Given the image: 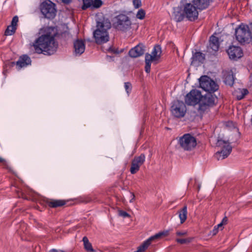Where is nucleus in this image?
Listing matches in <instances>:
<instances>
[{
	"label": "nucleus",
	"instance_id": "nucleus-38",
	"mask_svg": "<svg viewBox=\"0 0 252 252\" xmlns=\"http://www.w3.org/2000/svg\"><path fill=\"white\" fill-rule=\"evenodd\" d=\"M119 215L123 218H126L129 216V215L126 212L121 210L119 211Z\"/></svg>",
	"mask_w": 252,
	"mask_h": 252
},
{
	"label": "nucleus",
	"instance_id": "nucleus-11",
	"mask_svg": "<svg viewBox=\"0 0 252 252\" xmlns=\"http://www.w3.org/2000/svg\"><path fill=\"white\" fill-rule=\"evenodd\" d=\"M198 9V8L194 4L191 3H187L184 6L185 15L190 21H193L197 18Z\"/></svg>",
	"mask_w": 252,
	"mask_h": 252
},
{
	"label": "nucleus",
	"instance_id": "nucleus-40",
	"mask_svg": "<svg viewBox=\"0 0 252 252\" xmlns=\"http://www.w3.org/2000/svg\"><path fill=\"white\" fill-rule=\"evenodd\" d=\"M176 234L178 236H184L186 235L187 234V231H177L176 232Z\"/></svg>",
	"mask_w": 252,
	"mask_h": 252
},
{
	"label": "nucleus",
	"instance_id": "nucleus-35",
	"mask_svg": "<svg viewBox=\"0 0 252 252\" xmlns=\"http://www.w3.org/2000/svg\"><path fill=\"white\" fill-rule=\"evenodd\" d=\"M132 4L134 8L138 9L141 6L142 2L141 0H132Z\"/></svg>",
	"mask_w": 252,
	"mask_h": 252
},
{
	"label": "nucleus",
	"instance_id": "nucleus-22",
	"mask_svg": "<svg viewBox=\"0 0 252 252\" xmlns=\"http://www.w3.org/2000/svg\"><path fill=\"white\" fill-rule=\"evenodd\" d=\"M248 94V91L245 89H239L235 91L234 95L238 100L243 99Z\"/></svg>",
	"mask_w": 252,
	"mask_h": 252
},
{
	"label": "nucleus",
	"instance_id": "nucleus-23",
	"mask_svg": "<svg viewBox=\"0 0 252 252\" xmlns=\"http://www.w3.org/2000/svg\"><path fill=\"white\" fill-rule=\"evenodd\" d=\"M187 207L185 206L182 209L179 211V217L181 223H184L187 218Z\"/></svg>",
	"mask_w": 252,
	"mask_h": 252
},
{
	"label": "nucleus",
	"instance_id": "nucleus-14",
	"mask_svg": "<svg viewBox=\"0 0 252 252\" xmlns=\"http://www.w3.org/2000/svg\"><path fill=\"white\" fill-rule=\"evenodd\" d=\"M161 54V47L159 45H157L153 48L151 54H146L145 57L147 59V60H150L153 62L157 63L160 59Z\"/></svg>",
	"mask_w": 252,
	"mask_h": 252
},
{
	"label": "nucleus",
	"instance_id": "nucleus-46",
	"mask_svg": "<svg viewBox=\"0 0 252 252\" xmlns=\"http://www.w3.org/2000/svg\"><path fill=\"white\" fill-rule=\"evenodd\" d=\"M64 3H68L70 2L71 0H62Z\"/></svg>",
	"mask_w": 252,
	"mask_h": 252
},
{
	"label": "nucleus",
	"instance_id": "nucleus-31",
	"mask_svg": "<svg viewBox=\"0 0 252 252\" xmlns=\"http://www.w3.org/2000/svg\"><path fill=\"white\" fill-rule=\"evenodd\" d=\"M193 239V237H189L186 239H177L176 242L180 244H188L191 242Z\"/></svg>",
	"mask_w": 252,
	"mask_h": 252
},
{
	"label": "nucleus",
	"instance_id": "nucleus-8",
	"mask_svg": "<svg viewBox=\"0 0 252 252\" xmlns=\"http://www.w3.org/2000/svg\"><path fill=\"white\" fill-rule=\"evenodd\" d=\"M181 147L184 150L191 151L196 146V138L190 134H185L179 140Z\"/></svg>",
	"mask_w": 252,
	"mask_h": 252
},
{
	"label": "nucleus",
	"instance_id": "nucleus-3",
	"mask_svg": "<svg viewBox=\"0 0 252 252\" xmlns=\"http://www.w3.org/2000/svg\"><path fill=\"white\" fill-rule=\"evenodd\" d=\"M111 27L109 20L107 18L97 21L96 29L93 32V37L98 44L106 43L109 40L108 30Z\"/></svg>",
	"mask_w": 252,
	"mask_h": 252
},
{
	"label": "nucleus",
	"instance_id": "nucleus-15",
	"mask_svg": "<svg viewBox=\"0 0 252 252\" xmlns=\"http://www.w3.org/2000/svg\"><path fill=\"white\" fill-rule=\"evenodd\" d=\"M85 44L83 40L76 39L73 43V54L76 56H79L85 50Z\"/></svg>",
	"mask_w": 252,
	"mask_h": 252
},
{
	"label": "nucleus",
	"instance_id": "nucleus-5",
	"mask_svg": "<svg viewBox=\"0 0 252 252\" xmlns=\"http://www.w3.org/2000/svg\"><path fill=\"white\" fill-rule=\"evenodd\" d=\"M131 25L129 18L125 14H120L113 20V27L118 31L126 32L130 29Z\"/></svg>",
	"mask_w": 252,
	"mask_h": 252
},
{
	"label": "nucleus",
	"instance_id": "nucleus-19",
	"mask_svg": "<svg viewBox=\"0 0 252 252\" xmlns=\"http://www.w3.org/2000/svg\"><path fill=\"white\" fill-rule=\"evenodd\" d=\"M211 0H192V3L199 10H203L208 7Z\"/></svg>",
	"mask_w": 252,
	"mask_h": 252
},
{
	"label": "nucleus",
	"instance_id": "nucleus-29",
	"mask_svg": "<svg viewBox=\"0 0 252 252\" xmlns=\"http://www.w3.org/2000/svg\"><path fill=\"white\" fill-rule=\"evenodd\" d=\"M16 30V27L9 25L7 27V29L5 30V34L7 36L11 35L15 32Z\"/></svg>",
	"mask_w": 252,
	"mask_h": 252
},
{
	"label": "nucleus",
	"instance_id": "nucleus-25",
	"mask_svg": "<svg viewBox=\"0 0 252 252\" xmlns=\"http://www.w3.org/2000/svg\"><path fill=\"white\" fill-rule=\"evenodd\" d=\"M84 244L85 249L88 252H94L95 251L93 249L92 244L90 243L88 238L86 236L84 237L82 240Z\"/></svg>",
	"mask_w": 252,
	"mask_h": 252
},
{
	"label": "nucleus",
	"instance_id": "nucleus-6",
	"mask_svg": "<svg viewBox=\"0 0 252 252\" xmlns=\"http://www.w3.org/2000/svg\"><path fill=\"white\" fill-rule=\"evenodd\" d=\"M237 40L241 43H249L252 39L251 32L247 25L241 24L235 30Z\"/></svg>",
	"mask_w": 252,
	"mask_h": 252
},
{
	"label": "nucleus",
	"instance_id": "nucleus-7",
	"mask_svg": "<svg viewBox=\"0 0 252 252\" xmlns=\"http://www.w3.org/2000/svg\"><path fill=\"white\" fill-rule=\"evenodd\" d=\"M199 83L200 87L209 94L216 92L219 89L217 84L207 76H201L199 79Z\"/></svg>",
	"mask_w": 252,
	"mask_h": 252
},
{
	"label": "nucleus",
	"instance_id": "nucleus-1",
	"mask_svg": "<svg viewBox=\"0 0 252 252\" xmlns=\"http://www.w3.org/2000/svg\"><path fill=\"white\" fill-rule=\"evenodd\" d=\"M216 100V97L212 94H207L204 95L197 90H192L187 94L185 98V101L188 105L194 106L199 104L197 112L193 115L201 117L209 108L213 106Z\"/></svg>",
	"mask_w": 252,
	"mask_h": 252
},
{
	"label": "nucleus",
	"instance_id": "nucleus-2",
	"mask_svg": "<svg viewBox=\"0 0 252 252\" xmlns=\"http://www.w3.org/2000/svg\"><path fill=\"white\" fill-rule=\"evenodd\" d=\"M56 30L52 27H47L44 33L35 39L33 46L36 53L51 55L54 54L58 48V44L55 39Z\"/></svg>",
	"mask_w": 252,
	"mask_h": 252
},
{
	"label": "nucleus",
	"instance_id": "nucleus-32",
	"mask_svg": "<svg viewBox=\"0 0 252 252\" xmlns=\"http://www.w3.org/2000/svg\"><path fill=\"white\" fill-rule=\"evenodd\" d=\"M83 5L82 6V8L83 10H85L92 6L93 0H83Z\"/></svg>",
	"mask_w": 252,
	"mask_h": 252
},
{
	"label": "nucleus",
	"instance_id": "nucleus-39",
	"mask_svg": "<svg viewBox=\"0 0 252 252\" xmlns=\"http://www.w3.org/2000/svg\"><path fill=\"white\" fill-rule=\"evenodd\" d=\"M0 162L2 163L5 167L8 168V162L3 158L0 157Z\"/></svg>",
	"mask_w": 252,
	"mask_h": 252
},
{
	"label": "nucleus",
	"instance_id": "nucleus-27",
	"mask_svg": "<svg viewBox=\"0 0 252 252\" xmlns=\"http://www.w3.org/2000/svg\"><path fill=\"white\" fill-rule=\"evenodd\" d=\"M64 204V201L62 200H53L50 202V206L52 207L62 206Z\"/></svg>",
	"mask_w": 252,
	"mask_h": 252
},
{
	"label": "nucleus",
	"instance_id": "nucleus-37",
	"mask_svg": "<svg viewBox=\"0 0 252 252\" xmlns=\"http://www.w3.org/2000/svg\"><path fill=\"white\" fill-rule=\"evenodd\" d=\"M18 22V17L17 16H15L12 20L11 23L10 25L16 27Z\"/></svg>",
	"mask_w": 252,
	"mask_h": 252
},
{
	"label": "nucleus",
	"instance_id": "nucleus-42",
	"mask_svg": "<svg viewBox=\"0 0 252 252\" xmlns=\"http://www.w3.org/2000/svg\"><path fill=\"white\" fill-rule=\"evenodd\" d=\"M218 228L216 226H215L214 228L213 229L212 232L213 235H216L218 233Z\"/></svg>",
	"mask_w": 252,
	"mask_h": 252
},
{
	"label": "nucleus",
	"instance_id": "nucleus-34",
	"mask_svg": "<svg viewBox=\"0 0 252 252\" xmlns=\"http://www.w3.org/2000/svg\"><path fill=\"white\" fill-rule=\"evenodd\" d=\"M102 4V1L101 0H93L92 6L93 8H99Z\"/></svg>",
	"mask_w": 252,
	"mask_h": 252
},
{
	"label": "nucleus",
	"instance_id": "nucleus-43",
	"mask_svg": "<svg viewBox=\"0 0 252 252\" xmlns=\"http://www.w3.org/2000/svg\"><path fill=\"white\" fill-rule=\"evenodd\" d=\"M227 221V219L226 217H225L222 220L221 223H222L223 224H226Z\"/></svg>",
	"mask_w": 252,
	"mask_h": 252
},
{
	"label": "nucleus",
	"instance_id": "nucleus-28",
	"mask_svg": "<svg viewBox=\"0 0 252 252\" xmlns=\"http://www.w3.org/2000/svg\"><path fill=\"white\" fill-rule=\"evenodd\" d=\"M224 83L228 85L231 86L234 83V77L232 73H229L224 79Z\"/></svg>",
	"mask_w": 252,
	"mask_h": 252
},
{
	"label": "nucleus",
	"instance_id": "nucleus-45",
	"mask_svg": "<svg viewBox=\"0 0 252 252\" xmlns=\"http://www.w3.org/2000/svg\"><path fill=\"white\" fill-rule=\"evenodd\" d=\"M223 224L222 223L220 222L219 224H218L217 226H216L218 228H219L220 227H221Z\"/></svg>",
	"mask_w": 252,
	"mask_h": 252
},
{
	"label": "nucleus",
	"instance_id": "nucleus-17",
	"mask_svg": "<svg viewBox=\"0 0 252 252\" xmlns=\"http://www.w3.org/2000/svg\"><path fill=\"white\" fill-rule=\"evenodd\" d=\"M144 53V46L142 44H138L129 51V55L132 58H137Z\"/></svg>",
	"mask_w": 252,
	"mask_h": 252
},
{
	"label": "nucleus",
	"instance_id": "nucleus-44",
	"mask_svg": "<svg viewBox=\"0 0 252 252\" xmlns=\"http://www.w3.org/2000/svg\"><path fill=\"white\" fill-rule=\"evenodd\" d=\"M109 51H111V52H114V53H119V52H118L117 51H114V50H113L111 47H110L109 48Z\"/></svg>",
	"mask_w": 252,
	"mask_h": 252
},
{
	"label": "nucleus",
	"instance_id": "nucleus-33",
	"mask_svg": "<svg viewBox=\"0 0 252 252\" xmlns=\"http://www.w3.org/2000/svg\"><path fill=\"white\" fill-rule=\"evenodd\" d=\"M153 62V61H151L150 60H147V59L145 57V71L147 73H149L150 72L151 70V63Z\"/></svg>",
	"mask_w": 252,
	"mask_h": 252
},
{
	"label": "nucleus",
	"instance_id": "nucleus-24",
	"mask_svg": "<svg viewBox=\"0 0 252 252\" xmlns=\"http://www.w3.org/2000/svg\"><path fill=\"white\" fill-rule=\"evenodd\" d=\"M152 239H151V237L148 238L147 240L144 241L138 248L137 251L134 252H143L145 250L148 248V247L151 244Z\"/></svg>",
	"mask_w": 252,
	"mask_h": 252
},
{
	"label": "nucleus",
	"instance_id": "nucleus-41",
	"mask_svg": "<svg viewBox=\"0 0 252 252\" xmlns=\"http://www.w3.org/2000/svg\"><path fill=\"white\" fill-rule=\"evenodd\" d=\"M130 202H133V200L135 198V195H134V194L133 193V192H130Z\"/></svg>",
	"mask_w": 252,
	"mask_h": 252
},
{
	"label": "nucleus",
	"instance_id": "nucleus-49",
	"mask_svg": "<svg viewBox=\"0 0 252 252\" xmlns=\"http://www.w3.org/2000/svg\"><path fill=\"white\" fill-rule=\"evenodd\" d=\"M200 187H201V186H200V185H198V190H199V189H200Z\"/></svg>",
	"mask_w": 252,
	"mask_h": 252
},
{
	"label": "nucleus",
	"instance_id": "nucleus-50",
	"mask_svg": "<svg viewBox=\"0 0 252 252\" xmlns=\"http://www.w3.org/2000/svg\"><path fill=\"white\" fill-rule=\"evenodd\" d=\"M252 28V25H251Z\"/></svg>",
	"mask_w": 252,
	"mask_h": 252
},
{
	"label": "nucleus",
	"instance_id": "nucleus-47",
	"mask_svg": "<svg viewBox=\"0 0 252 252\" xmlns=\"http://www.w3.org/2000/svg\"><path fill=\"white\" fill-rule=\"evenodd\" d=\"M50 252H57V251L55 249H52L50 251Z\"/></svg>",
	"mask_w": 252,
	"mask_h": 252
},
{
	"label": "nucleus",
	"instance_id": "nucleus-12",
	"mask_svg": "<svg viewBox=\"0 0 252 252\" xmlns=\"http://www.w3.org/2000/svg\"><path fill=\"white\" fill-rule=\"evenodd\" d=\"M145 160V156L141 154L139 156L135 157L131 161L130 168V173L132 174L136 173L140 169V167L144 163Z\"/></svg>",
	"mask_w": 252,
	"mask_h": 252
},
{
	"label": "nucleus",
	"instance_id": "nucleus-48",
	"mask_svg": "<svg viewBox=\"0 0 252 252\" xmlns=\"http://www.w3.org/2000/svg\"><path fill=\"white\" fill-rule=\"evenodd\" d=\"M234 130L236 132H237V131H238V129L235 127L234 128Z\"/></svg>",
	"mask_w": 252,
	"mask_h": 252
},
{
	"label": "nucleus",
	"instance_id": "nucleus-13",
	"mask_svg": "<svg viewBox=\"0 0 252 252\" xmlns=\"http://www.w3.org/2000/svg\"><path fill=\"white\" fill-rule=\"evenodd\" d=\"M227 54L231 60H237L241 58L243 53L241 48L239 46H230L227 51Z\"/></svg>",
	"mask_w": 252,
	"mask_h": 252
},
{
	"label": "nucleus",
	"instance_id": "nucleus-9",
	"mask_svg": "<svg viewBox=\"0 0 252 252\" xmlns=\"http://www.w3.org/2000/svg\"><path fill=\"white\" fill-rule=\"evenodd\" d=\"M40 8L42 14L48 19L55 17L56 13L55 4L50 0H46L42 2Z\"/></svg>",
	"mask_w": 252,
	"mask_h": 252
},
{
	"label": "nucleus",
	"instance_id": "nucleus-36",
	"mask_svg": "<svg viewBox=\"0 0 252 252\" xmlns=\"http://www.w3.org/2000/svg\"><path fill=\"white\" fill-rule=\"evenodd\" d=\"M132 88L131 84L129 82H126L125 83V89L127 94L128 95L131 92Z\"/></svg>",
	"mask_w": 252,
	"mask_h": 252
},
{
	"label": "nucleus",
	"instance_id": "nucleus-16",
	"mask_svg": "<svg viewBox=\"0 0 252 252\" xmlns=\"http://www.w3.org/2000/svg\"><path fill=\"white\" fill-rule=\"evenodd\" d=\"M31 63V58L27 55H24L21 56L16 62V67L17 69L20 70L23 67H27Z\"/></svg>",
	"mask_w": 252,
	"mask_h": 252
},
{
	"label": "nucleus",
	"instance_id": "nucleus-4",
	"mask_svg": "<svg viewBox=\"0 0 252 252\" xmlns=\"http://www.w3.org/2000/svg\"><path fill=\"white\" fill-rule=\"evenodd\" d=\"M232 139L229 138L228 140H224L221 139H218L217 142V146L221 148V150L218 151L216 154V157L218 160L223 159L227 158L232 151V147L230 143L233 142Z\"/></svg>",
	"mask_w": 252,
	"mask_h": 252
},
{
	"label": "nucleus",
	"instance_id": "nucleus-20",
	"mask_svg": "<svg viewBox=\"0 0 252 252\" xmlns=\"http://www.w3.org/2000/svg\"><path fill=\"white\" fill-rule=\"evenodd\" d=\"M220 46L219 38L214 35H212L210 38L209 49H212L213 51H217L218 50Z\"/></svg>",
	"mask_w": 252,
	"mask_h": 252
},
{
	"label": "nucleus",
	"instance_id": "nucleus-26",
	"mask_svg": "<svg viewBox=\"0 0 252 252\" xmlns=\"http://www.w3.org/2000/svg\"><path fill=\"white\" fill-rule=\"evenodd\" d=\"M169 231L168 230H164L156 234L155 235L150 237L151 239L153 241L155 239H158L162 236H166L168 235Z\"/></svg>",
	"mask_w": 252,
	"mask_h": 252
},
{
	"label": "nucleus",
	"instance_id": "nucleus-18",
	"mask_svg": "<svg viewBox=\"0 0 252 252\" xmlns=\"http://www.w3.org/2000/svg\"><path fill=\"white\" fill-rule=\"evenodd\" d=\"M173 16L176 22H180L186 17L184 11H182L180 7H177L173 8Z\"/></svg>",
	"mask_w": 252,
	"mask_h": 252
},
{
	"label": "nucleus",
	"instance_id": "nucleus-21",
	"mask_svg": "<svg viewBox=\"0 0 252 252\" xmlns=\"http://www.w3.org/2000/svg\"><path fill=\"white\" fill-rule=\"evenodd\" d=\"M204 59L205 56L203 53L200 52H196L192 55L191 63H193L195 62H202Z\"/></svg>",
	"mask_w": 252,
	"mask_h": 252
},
{
	"label": "nucleus",
	"instance_id": "nucleus-10",
	"mask_svg": "<svg viewBox=\"0 0 252 252\" xmlns=\"http://www.w3.org/2000/svg\"><path fill=\"white\" fill-rule=\"evenodd\" d=\"M171 112L173 116L176 118L184 117L187 112L185 104L181 101H175L171 108Z\"/></svg>",
	"mask_w": 252,
	"mask_h": 252
},
{
	"label": "nucleus",
	"instance_id": "nucleus-30",
	"mask_svg": "<svg viewBox=\"0 0 252 252\" xmlns=\"http://www.w3.org/2000/svg\"><path fill=\"white\" fill-rule=\"evenodd\" d=\"M135 15L136 18L139 20H143L145 17L146 12L144 9L140 8L138 10Z\"/></svg>",
	"mask_w": 252,
	"mask_h": 252
}]
</instances>
